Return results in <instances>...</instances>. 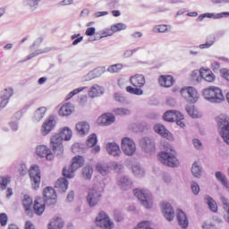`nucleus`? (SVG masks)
Masks as SVG:
<instances>
[{
	"mask_svg": "<svg viewBox=\"0 0 229 229\" xmlns=\"http://www.w3.org/2000/svg\"><path fill=\"white\" fill-rule=\"evenodd\" d=\"M157 158L161 164L168 167H178L180 165V161L176 157V151L169 143L165 146V150L158 153Z\"/></svg>",
	"mask_w": 229,
	"mask_h": 229,
	"instance_id": "f257e3e1",
	"label": "nucleus"
},
{
	"mask_svg": "<svg viewBox=\"0 0 229 229\" xmlns=\"http://www.w3.org/2000/svg\"><path fill=\"white\" fill-rule=\"evenodd\" d=\"M203 98L209 103H223L225 95L219 87L210 86L203 90Z\"/></svg>",
	"mask_w": 229,
	"mask_h": 229,
	"instance_id": "f03ea898",
	"label": "nucleus"
},
{
	"mask_svg": "<svg viewBox=\"0 0 229 229\" xmlns=\"http://www.w3.org/2000/svg\"><path fill=\"white\" fill-rule=\"evenodd\" d=\"M103 198V186L101 184H96L91 190H89L86 198L87 203L90 208H94L101 201Z\"/></svg>",
	"mask_w": 229,
	"mask_h": 229,
	"instance_id": "7ed1b4c3",
	"label": "nucleus"
},
{
	"mask_svg": "<svg viewBox=\"0 0 229 229\" xmlns=\"http://www.w3.org/2000/svg\"><path fill=\"white\" fill-rule=\"evenodd\" d=\"M84 164L85 159L83 157L76 156L72 159V165L64 168L63 174L65 178H74V173H76L80 167H83Z\"/></svg>",
	"mask_w": 229,
	"mask_h": 229,
	"instance_id": "20e7f679",
	"label": "nucleus"
},
{
	"mask_svg": "<svg viewBox=\"0 0 229 229\" xmlns=\"http://www.w3.org/2000/svg\"><path fill=\"white\" fill-rule=\"evenodd\" d=\"M134 196L138 198L145 208H153V195L148 190H134Z\"/></svg>",
	"mask_w": 229,
	"mask_h": 229,
	"instance_id": "39448f33",
	"label": "nucleus"
},
{
	"mask_svg": "<svg viewBox=\"0 0 229 229\" xmlns=\"http://www.w3.org/2000/svg\"><path fill=\"white\" fill-rule=\"evenodd\" d=\"M163 119L168 123L175 122L177 126H180V128H185V118L179 111H166L163 116Z\"/></svg>",
	"mask_w": 229,
	"mask_h": 229,
	"instance_id": "423d86ee",
	"label": "nucleus"
},
{
	"mask_svg": "<svg viewBox=\"0 0 229 229\" xmlns=\"http://www.w3.org/2000/svg\"><path fill=\"white\" fill-rule=\"evenodd\" d=\"M95 223L97 226H99V228H102V229H113L115 226V224H114V221L110 219V216L105 211H100L97 215Z\"/></svg>",
	"mask_w": 229,
	"mask_h": 229,
	"instance_id": "0eeeda50",
	"label": "nucleus"
},
{
	"mask_svg": "<svg viewBox=\"0 0 229 229\" xmlns=\"http://www.w3.org/2000/svg\"><path fill=\"white\" fill-rule=\"evenodd\" d=\"M122 151L126 157H133L137 153V144L129 137H123L121 140Z\"/></svg>",
	"mask_w": 229,
	"mask_h": 229,
	"instance_id": "6e6552de",
	"label": "nucleus"
},
{
	"mask_svg": "<svg viewBox=\"0 0 229 229\" xmlns=\"http://www.w3.org/2000/svg\"><path fill=\"white\" fill-rule=\"evenodd\" d=\"M140 148L147 155H155L157 151V144L155 143V139L150 137H143L139 141Z\"/></svg>",
	"mask_w": 229,
	"mask_h": 229,
	"instance_id": "1a4fd4ad",
	"label": "nucleus"
},
{
	"mask_svg": "<svg viewBox=\"0 0 229 229\" xmlns=\"http://www.w3.org/2000/svg\"><path fill=\"white\" fill-rule=\"evenodd\" d=\"M64 140L60 134L55 133L50 139V148L52 151L57 157H62L64 155Z\"/></svg>",
	"mask_w": 229,
	"mask_h": 229,
	"instance_id": "9d476101",
	"label": "nucleus"
},
{
	"mask_svg": "<svg viewBox=\"0 0 229 229\" xmlns=\"http://www.w3.org/2000/svg\"><path fill=\"white\" fill-rule=\"evenodd\" d=\"M30 183L34 191L40 189L41 174L38 165H32L29 171Z\"/></svg>",
	"mask_w": 229,
	"mask_h": 229,
	"instance_id": "9b49d317",
	"label": "nucleus"
},
{
	"mask_svg": "<svg viewBox=\"0 0 229 229\" xmlns=\"http://www.w3.org/2000/svg\"><path fill=\"white\" fill-rule=\"evenodd\" d=\"M218 131L224 142L229 146V121L227 117L218 118Z\"/></svg>",
	"mask_w": 229,
	"mask_h": 229,
	"instance_id": "f8f14e48",
	"label": "nucleus"
},
{
	"mask_svg": "<svg viewBox=\"0 0 229 229\" xmlns=\"http://www.w3.org/2000/svg\"><path fill=\"white\" fill-rule=\"evenodd\" d=\"M181 95L188 101V103H198V99H199V93L194 87L182 88L181 89Z\"/></svg>",
	"mask_w": 229,
	"mask_h": 229,
	"instance_id": "ddd939ff",
	"label": "nucleus"
},
{
	"mask_svg": "<svg viewBox=\"0 0 229 229\" xmlns=\"http://www.w3.org/2000/svg\"><path fill=\"white\" fill-rule=\"evenodd\" d=\"M43 196L47 205H56V191L53 187L45 188L43 191Z\"/></svg>",
	"mask_w": 229,
	"mask_h": 229,
	"instance_id": "4468645a",
	"label": "nucleus"
},
{
	"mask_svg": "<svg viewBox=\"0 0 229 229\" xmlns=\"http://www.w3.org/2000/svg\"><path fill=\"white\" fill-rule=\"evenodd\" d=\"M36 155L41 158H47V160H53L55 155L51 151V148L46 145H39L36 148Z\"/></svg>",
	"mask_w": 229,
	"mask_h": 229,
	"instance_id": "2eb2a0df",
	"label": "nucleus"
},
{
	"mask_svg": "<svg viewBox=\"0 0 229 229\" xmlns=\"http://www.w3.org/2000/svg\"><path fill=\"white\" fill-rule=\"evenodd\" d=\"M161 208L164 217L166 219V221L171 222L173 219H174V209L169 202H162Z\"/></svg>",
	"mask_w": 229,
	"mask_h": 229,
	"instance_id": "dca6fc26",
	"label": "nucleus"
},
{
	"mask_svg": "<svg viewBox=\"0 0 229 229\" xmlns=\"http://www.w3.org/2000/svg\"><path fill=\"white\" fill-rule=\"evenodd\" d=\"M106 149L110 157H119L123 155V151H121V147H119V144L115 142L106 143Z\"/></svg>",
	"mask_w": 229,
	"mask_h": 229,
	"instance_id": "f3484780",
	"label": "nucleus"
},
{
	"mask_svg": "<svg viewBox=\"0 0 229 229\" xmlns=\"http://www.w3.org/2000/svg\"><path fill=\"white\" fill-rule=\"evenodd\" d=\"M56 126V120L55 116H50L47 121L44 122L41 127L42 135H48L51 133L53 128Z\"/></svg>",
	"mask_w": 229,
	"mask_h": 229,
	"instance_id": "a211bd4d",
	"label": "nucleus"
},
{
	"mask_svg": "<svg viewBox=\"0 0 229 229\" xmlns=\"http://www.w3.org/2000/svg\"><path fill=\"white\" fill-rule=\"evenodd\" d=\"M154 131L156 133H158V135H161V137H164L165 139H167V140H174V137L173 134L165 129V126L157 123L154 126Z\"/></svg>",
	"mask_w": 229,
	"mask_h": 229,
	"instance_id": "6ab92c4d",
	"label": "nucleus"
},
{
	"mask_svg": "<svg viewBox=\"0 0 229 229\" xmlns=\"http://www.w3.org/2000/svg\"><path fill=\"white\" fill-rule=\"evenodd\" d=\"M98 124L102 126H110L113 123H115V116L112 114H104L98 119Z\"/></svg>",
	"mask_w": 229,
	"mask_h": 229,
	"instance_id": "aec40b11",
	"label": "nucleus"
},
{
	"mask_svg": "<svg viewBox=\"0 0 229 229\" xmlns=\"http://www.w3.org/2000/svg\"><path fill=\"white\" fill-rule=\"evenodd\" d=\"M117 184L123 191H130V189L133 187V182L126 175L120 177L117 181Z\"/></svg>",
	"mask_w": 229,
	"mask_h": 229,
	"instance_id": "412c9836",
	"label": "nucleus"
},
{
	"mask_svg": "<svg viewBox=\"0 0 229 229\" xmlns=\"http://www.w3.org/2000/svg\"><path fill=\"white\" fill-rule=\"evenodd\" d=\"M132 87L140 88L146 85V78L142 74H136L130 78Z\"/></svg>",
	"mask_w": 229,
	"mask_h": 229,
	"instance_id": "4be33fe9",
	"label": "nucleus"
},
{
	"mask_svg": "<svg viewBox=\"0 0 229 229\" xmlns=\"http://www.w3.org/2000/svg\"><path fill=\"white\" fill-rule=\"evenodd\" d=\"M105 93V88L99 86V84H94L89 90V98H99V96H103Z\"/></svg>",
	"mask_w": 229,
	"mask_h": 229,
	"instance_id": "5701e85b",
	"label": "nucleus"
},
{
	"mask_svg": "<svg viewBox=\"0 0 229 229\" xmlns=\"http://www.w3.org/2000/svg\"><path fill=\"white\" fill-rule=\"evenodd\" d=\"M76 131L79 135H88L90 131V124L87 122H79L75 125Z\"/></svg>",
	"mask_w": 229,
	"mask_h": 229,
	"instance_id": "b1692460",
	"label": "nucleus"
},
{
	"mask_svg": "<svg viewBox=\"0 0 229 229\" xmlns=\"http://www.w3.org/2000/svg\"><path fill=\"white\" fill-rule=\"evenodd\" d=\"M200 78L209 83H212V81H216V75H214L212 71L208 68H200Z\"/></svg>",
	"mask_w": 229,
	"mask_h": 229,
	"instance_id": "393cba45",
	"label": "nucleus"
},
{
	"mask_svg": "<svg viewBox=\"0 0 229 229\" xmlns=\"http://www.w3.org/2000/svg\"><path fill=\"white\" fill-rule=\"evenodd\" d=\"M96 169L99 174L102 176H106V174H110L111 166L110 162L105 163V162H99L96 165Z\"/></svg>",
	"mask_w": 229,
	"mask_h": 229,
	"instance_id": "a878e982",
	"label": "nucleus"
},
{
	"mask_svg": "<svg viewBox=\"0 0 229 229\" xmlns=\"http://www.w3.org/2000/svg\"><path fill=\"white\" fill-rule=\"evenodd\" d=\"M55 189H57L58 192H65L67 189H69V182L65 177L59 178L55 185Z\"/></svg>",
	"mask_w": 229,
	"mask_h": 229,
	"instance_id": "bb28decb",
	"label": "nucleus"
},
{
	"mask_svg": "<svg viewBox=\"0 0 229 229\" xmlns=\"http://www.w3.org/2000/svg\"><path fill=\"white\" fill-rule=\"evenodd\" d=\"M64 220L60 216H54L48 224V229H62L64 228Z\"/></svg>",
	"mask_w": 229,
	"mask_h": 229,
	"instance_id": "cd10ccee",
	"label": "nucleus"
},
{
	"mask_svg": "<svg viewBox=\"0 0 229 229\" xmlns=\"http://www.w3.org/2000/svg\"><path fill=\"white\" fill-rule=\"evenodd\" d=\"M177 221L182 228H187L189 226V219L187 218V215L182 210L178 209L177 211Z\"/></svg>",
	"mask_w": 229,
	"mask_h": 229,
	"instance_id": "c85d7f7f",
	"label": "nucleus"
},
{
	"mask_svg": "<svg viewBox=\"0 0 229 229\" xmlns=\"http://www.w3.org/2000/svg\"><path fill=\"white\" fill-rule=\"evenodd\" d=\"M33 210L37 216H42L46 210V204L42 203V199L38 198L34 201Z\"/></svg>",
	"mask_w": 229,
	"mask_h": 229,
	"instance_id": "c756f323",
	"label": "nucleus"
},
{
	"mask_svg": "<svg viewBox=\"0 0 229 229\" xmlns=\"http://www.w3.org/2000/svg\"><path fill=\"white\" fill-rule=\"evenodd\" d=\"M174 83V79L171 75H161L159 77V84L161 87H165L166 89L169 87H173Z\"/></svg>",
	"mask_w": 229,
	"mask_h": 229,
	"instance_id": "7c9ffc66",
	"label": "nucleus"
},
{
	"mask_svg": "<svg viewBox=\"0 0 229 229\" xmlns=\"http://www.w3.org/2000/svg\"><path fill=\"white\" fill-rule=\"evenodd\" d=\"M23 207L27 216L33 214V210L31 209V207H33V199L28 195H25L23 198Z\"/></svg>",
	"mask_w": 229,
	"mask_h": 229,
	"instance_id": "2f4dec72",
	"label": "nucleus"
},
{
	"mask_svg": "<svg viewBox=\"0 0 229 229\" xmlns=\"http://www.w3.org/2000/svg\"><path fill=\"white\" fill-rule=\"evenodd\" d=\"M46 112H47V108H46V106H41L38 108L35 111L34 115L32 117V120L34 121V123H40V121L44 119V115H46Z\"/></svg>",
	"mask_w": 229,
	"mask_h": 229,
	"instance_id": "473e14b6",
	"label": "nucleus"
},
{
	"mask_svg": "<svg viewBox=\"0 0 229 229\" xmlns=\"http://www.w3.org/2000/svg\"><path fill=\"white\" fill-rule=\"evenodd\" d=\"M57 134L60 135L63 140H71L72 138V130L69 127H63L59 130V133Z\"/></svg>",
	"mask_w": 229,
	"mask_h": 229,
	"instance_id": "72a5a7b5",
	"label": "nucleus"
},
{
	"mask_svg": "<svg viewBox=\"0 0 229 229\" xmlns=\"http://www.w3.org/2000/svg\"><path fill=\"white\" fill-rule=\"evenodd\" d=\"M74 110V107L71 104H66L64 105L63 106L60 107L59 109V115L61 117H67V115H71Z\"/></svg>",
	"mask_w": 229,
	"mask_h": 229,
	"instance_id": "f704fd0d",
	"label": "nucleus"
},
{
	"mask_svg": "<svg viewBox=\"0 0 229 229\" xmlns=\"http://www.w3.org/2000/svg\"><path fill=\"white\" fill-rule=\"evenodd\" d=\"M186 112L189 114V116L192 117L193 119H198L201 117V114L199 112L198 109H196V106H187Z\"/></svg>",
	"mask_w": 229,
	"mask_h": 229,
	"instance_id": "c9c22d12",
	"label": "nucleus"
},
{
	"mask_svg": "<svg viewBox=\"0 0 229 229\" xmlns=\"http://www.w3.org/2000/svg\"><path fill=\"white\" fill-rule=\"evenodd\" d=\"M42 0H24L23 1V6H28L29 10L30 12H35L37 8H38V4Z\"/></svg>",
	"mask_w": 229,
	"mask_h": 229,
	"instance_id": "e433bc0d",
	"label": "nucleus"
},
{
	"mask_svg": "<svg viewBox=\"0 0 229 229\" xmlns=\"http://www.w3.org/2000/svg\"><path fill=\"white\" fill-rule=\"evenodd\" d=\"M216 180L220 182V183L227 190L229 191V183L228 179H226V176L223 174L221 172H216L215 174Z\"/></svg>",
	"mask_w": 229,
	"mask_h": 229,
	"instance_id": "4c0bfd02",
	"label": "nucleus"
},
{
	"mask_svg": "<svg viewBox=\"0 0 229 229\" xmlns=\"http://www.w3.org/2000/svg\"><path fill=\"white\" fill-rule=\"evenodd\" d=\"M94 174V168L91 165H86L82 168V177L84 180H90Z\"/></svg>",
	"mask_w": 229,
	"mask_h": 229,
	"instance_id": "58836bf2",
	"label": "nucleus"
},
{
	"mask_svg": "<svg viewBox=\"0 0 229 229\" xmlns=\"http://www.w3.org/2000/svg\"><path fill=\"white\" fill-rule=\"evenodd\" d=\"M205 201H206L208 208L211 210V212H217V203H216V200H214V199H212V197L206 196Z\"/></svg>",
	"mask_w": 229,
	"mask_h": 229,
	"instance_id": "ea45409f",
	"label": "nucleus"
},
{
	"mask_svg": "<svg viewBox=\"0 0 229 229\" xmlns=\"http://www.w3.org/2000/svg\"><path fill=\"white\" fill-rule=\"evenodd\" d=\"M109 164L111 171H115V173H123V171H124V165L118 163L117 161H111Z\"/></svg>",
	"mask_w": 229,
	"mask_h": 229,
	"instance_id": "a19ab883",
	"label": "nucleus"
},
{
	"mask_svg": "<svg viewBox=\"0 0 229 229\" xmlns=\"http://www.w3.org/2000/svg\"><path fill=\"white\" fill-rule=\"evenodd\" d=\"M51 51V47H46L44 49H38L36 52L31 53L27 56L24 62H28V60H31V58H35V56H38V55H43V53H49Z\"/></svg>",
	"mask_w": 229,
	"mask_h": 229,
	"instance_id": "79ce46f5",
	"label": "nucleus"
},
{
	"mask_svg": "<svg viewBox=\"0 0 229 229\" xmlns=\"http://www.w3.org/2000/svg\"><path fill=\"white\" fill-rule=\"evenodd\" d=\"M201 165L198 162H194L191 166V173L195 178H201Z\"/></svg>",
	"mask_w": 229,
	"mask_h": 229,
	"instance_id": "37998d69",
	"label": "nucleus"
},
{
	"mask_svg": "<svg viewBox=\"0 0 229 229\" xmlns=\"http://www.w3.org/2000/svg\"><path fill=\"white\" fill-rule=\"evenodd\" d=\"M145 173L146 172L144 171V168H142L140 165H132V174L137 178H142V176H144Z\"/></svg>",
	"mask_w": 229,
	"mask_h": 229,
	"instance_id": "c03bdc74",
	"label": "nucleus"
},
{
	"mask_svg": "<svg viewBox=\"0 0 229 229\" xmlns=\"http://www.w3.org/2000/svg\"><path fill=\"white\" fill-rule=\"evenodd\" d=\"M126 91L129 92V94H133L134 96H142V94H144V91L140 88H133L131 86H127Z\"/></svg>",
	"mask_w": 229,
	"mask_h": 229,
	"instance_id": "a18cd8bd",
	"label": "nucleus"
},
{
	"mask_svg": "<svg viewBox=\"0 0 229 229\" xmlns=\"http://www.w3.org/2000/svg\"><path fill=\"white\" fill-rule=\"evenodd\" d=\"M13 96V89L6 88L1 92V99H10Z\"/></svg>",
	"mask_w": 229,
	"mask_h": 229,
	"instance_id": "49530a36",
	"label": "nucleus"
},
{
	"mask_svg": "<svg viewBox=\"0 0 229 229\" xmlns=\"http://www.w3.org/2000/svg\"><path fill=\"white\" fill-rule=\"evenodd\" d=\"M114 114L115 115H130L131 114V110L124 107H117L114 110Z\"/></svg>",
	"mask_w": 229,
	"mask_h": 229,
	"instance_id": "de8ad7c7",
	"label": "nucleus"
},
{
	"mask_svg": "<svg viewBox=\"0 0 229 229\" xmlns=\"http://www.w3.org/2000/svg\"><path fill=\"white\" fill-rule=\"evenodd\" d=\"M86 144H87L88 148H94V146H96V144H98V136L94 133L89 135L87 140Z\"/></svg>",
	"mask_w": 229,
	"mask_h": 229,
	"instance_id": "09e8293b",
	"label": "nucleus"
},
{
	"mask_svg": "<svg viewBox=\"0 0 229 229\" xmlns=\"http://www.w3.org/2000/svg\"><path fill=\"white\" fill-rule=\"evenodd\" d=\"M123 64H113L107 68V72L111 74H114L115 72L123 71Z\"/></svg>",
	"mask_w": 229,
	"mask_h": 229,
	"instance_id": "8fccbe9b",
	"label": "nucleus"
},
{
	"mask_svg": "<svg viewBox=\"0 0 229 229\" xmlns=\"http://www.w3.org/2000/svg\"><path fill=\"white\" fill-rule=\"evenodd\" d=\"M216 42V38L214 36H209L208 41L205 44L199 45V49H208Z\"/></svg>",
	"mask_w": 229,
	"mask_h": 229,
	"instance_id": "3c124183",
	"label": "nucleus"
},
{
	"mask_svg": "<svg viewBox=\"0 0 229 229\" xmlns=\"http://www.w3.org/2000/svg\"><path fill=\"white\" fill-rule=\"evenodd\" d=\"M85 89H87V87H81L78 89H73L72 91H71L67 96L65 100L69 101V99H72V98H74V96H76V94H80V92H83V90H85Z\"/></svg>",
	"mask_w": 229,
	"mask_h": 229,
	"instance_id": "603ef678",
	"label": "nucleus"
},
{
	"mask_svg": "<svg viewBox=\"0 0 229 229\" xmlns=\"http://www.w3.org/2000/svg\"><path fill=\"white\" fill-rule=\"evenodd\" d=\"M10 183V177L8 176H2L0 177V191H4L8 184Z\"/></svg>",
	"mask_w": 229,
	"mask_h": 229,
	"instance_id": "864d4df0",
	"label": "nucleus"
},
{
	"mask_svg": "<svg viewBox=\"0 0 229 229\" xmlns=\"http://www.w3.org/2000/svg\"><path fill=\"white\" fill-rule=\"evenodd\" d=\"M140 49V47L124 50L123 54V58H131V56H133V55H135V53H137V51H139Z\"/></svg>",
	"mask_w": 229,
	"mask_h": 229,
	"instance_id": "5fc2aeb1",
	"label": "nucleus"
},
{
	"mask_svg": "<svg viewBox=\"0 0 229 229\" xmlns=\"http://www.w3.org/2000/svg\"><path fill=\"white\" fill-rule=\"evenodd\" d=\"M122 30H126V24L117 23L111 26V31H113V33H117V31H122Z\"/></svg>",
	"mask_w": 229,
	"mask_h": 229,
	"instance_id": "6e6d98bb",
	"label": "nucleus"
},
{
	"mask_svg": "<svg viewBox=\"0 0 229 229\" xmlns=\"http://www.w3.org/2000/svg\"><path fill=\"white\" fill-rule=\"evenodd\" d=\"M114 219L117 223H121V221H123L124 219V216H123V213H121V211L114 209Z\"/></svg>",
	"mask_w": 229,
	"mask_h": 229,
	"instance_id": "4d7b16f0",
	"label": "nucleus"
},
{
	"mask_svg": "<svg viewBox=\"0 0 229 229\" xmlns=\"http://www.w3.org/2000/svg\"><path fill=\"white\" fill-rule=\"evenodd\" d=\"M191 80L193 81H200V80H201L200 70L199 71H198V70L193 71L191 74Z\"/></svg>",
	"mask_w": 229,
	"mask_h": 229,
	"instance_id": "13d9d810",
	"label": "nucleus"
},
{
	"mask_svg": "<svg viewBox=\"0 0 229 229\" xmlns=\"http://www.w3.org/2000/svg\"><path fill=\"white\" fill-rule=\"evenodd\" d=\"M92 72H93L95 78H99V77L103 76V74H105V67H98V68L94 69Z\"/></svg>",
	"mask_w": 229,
	"mask_h": 229,
	"instance_id": "bf43d9fd",
	"label": "nucleus"
},
{
	"mask_svg": "<svg viewBox=\"0 0 229 229\" xmlns=\"http://www.w3.org/2000/svg\"><path fill=\"white\" fill-rule=\"evenodd\" d=\"M167 31V25H157L154 28V33H165Z\"/></svg>",
	"mask_w": 229,
	"mask_h": 229,
	"instance_id": "052dcab7",
	"label": "nucleus"
},
{
	"mask_svg": "<svg viewBox=\"0 0 229 229\" xmlns=\"http://www.w3.org/2000/svg\"><path fill=\"white\" fill-rule=\"evenodd\" d=\"M0 225L1 226H6L8 225V216L4 213L0 214Z\"/></svg>",
	"mask_w": 229,
	"mask_h": 229,
	"instance_id": "680f3d73",
	"label": "nucleus"
},
{
	"mask_svg": "<svg viewBox=\"0 0 229 229\" xmlns=\"http://www.w3.org/2000/svg\"><path fill=\"white\" fill-rule=\"evenodd\" d=\"M220 201H221V203L223 205L224 210L229 209V200H228V199L226 197L221 196L220 197Z\"/></svg>",
	"mask_w": 229,
	"mask_h": 229,
	"instance_id": "e2e57ef3",
	"label": "nucleus"
},
{
	"mask_svg": "<svg viewBox=\"0 0 229 229\" xmlns=\"http://www.w3.org/2000/svg\"><path fill=\"white\" fill-rule=\"evenodd\" d=\"M226 18V12L224 13H211V19H225Z\"/></svg>",
	"mask_w": 229,
	"mask_h": 229,
	"instance_id": "0e129e2a",
	"label": "nucleus"
},
{
	"mask_svg": "<svg viewBox=\"0 0 229 229\" xmlns=\"http://www.w3.org/2000/svg\"><path fill=\"white\" fill-rule=\"evenodd\" d=\"M192 144L195 149H203V143L199 139H193Z\"/></svg>",
	"mask_w": 229,
	"mask_h": 229,
	"instance_id": "69168bd1",
	"label": "nucleus"
},
{
	"mask_svg": "<svg viewBox=\"0 0 229 229\" xmlns=\"http://www.w3.org/2000/svg\"><path fill=\"white\" fill-rule=\"evenodd\" d=\"M220 75L222 76V78H224L225 80L229 81V70L228 69H226V68L221 69Z\"/></svg>",
	"mask_w": 229,
	"mask_h": 229,
	"instance_id": "338daca9",
	"label": "nucleus"
},
{
	"mask_svg": "<svg viewBox=\"0 0 229 229\" xmlns=\"http://www.w3.org/2000/svg\"><path fill=\"white\" fill-rule=\"evenodd\" d=\"M202 229H217V227L211 223H203Z\"/></svg>",
	"mask_w": 229,
	"mask_h": 229,
	"instance_id": "774afa93",
	"label": "nucleus"
}]
</instances>
